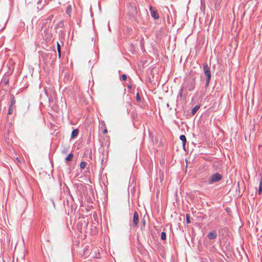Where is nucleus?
I'll return each mask as SVG.
<instances>
[{"label":"nucleus","instance_id":"6","mask_svg":"<svg viewBox=\"0 0 262 262\" xmlns=\"http://www.w3.org/2000/svg\"><path fill=\"white\" fill-rule=\"evenodd\" d=\"M133 222L135 227H137L139 222V215L138 212L135 211L134 213Z\"/></svg>","mask_w":262,"mask_h":262},{"label":"nucleus","instance_id":"23","mask_svg":"<svg viewBox=\"0 0 262 262\" xmlns=\"http://www.w3.org/2000/svg\"><path fill=\"white\" fill-rule=\"evenodd\" d=\"M57 51H58V52L61 51V50H60V46L58 43V42H57Z\"/></svg>","mask_w":262,"mask_h":262},{"label":"nucleus","instance_id":"13","mask_svg":"<svg viewBox=\"0 0 262 262\" xmlns=\"http://www.w3.org/2000/svg\"><path fill=\"white\" fill-rule=\"evenodd\" d=\"M258 193L259 194H260L262 193V176L261 177L260 181H259V185L258 190Z\"/></svg>","mask_w":262,"mask_h":262},{"label":"nucleus","instance_id":"3","mask_svg":"<svg viewBox=\"0 0 262 262\" xmlns=\"http://www.w3.org/2000/svg\"><path fill=\"white\" fill-rule=\"evenodd\" d=\"M11 103L9 107L8 114L11 115L13 113V110L15 108V104L16 103L15 99L13 95L10 96Z\"/></svg>","mask_w":262,"mask_h":262},{"label":"nucleus","instance_id":"20","mask_svg":"<svg viewBox=\"0 0 262 262\" xmlns=\"http://www.w3.org/2000/svg\"><path fill=\"white\" fill-rule=\"evenodd\" d=\"M186 222L187 223L189 224L191 222L190 219V215L188 214H186Z\"/></svg>","mask_w":262,"mask_h":262},{"label":"nucleus","instance_id":"24","mask_svg":"<svg viewBox=\"0 0 262 262\" xmlns=\"http://www.w3.org/2000/svg\"><path fill=\"white\" fill-rule=\"evenodd\" d=\"M58 57L60 58L61 56V51L58 52Z\"/></svg>","mask_w":262,"mask_h":262},{"label":"nucleus","instance_id":"5","mask_svg":"<svg viewBox=\"0 0 262 262\" xmlns=\"http://www.w3.org/2000/svg\"><path fill=\"white\" fill-rule=\"evenodd\" d=\"M203 71L206 77L211 78L210 69L207 63L203 64Z\"/></svg>","mask_w":262,"mask_h":262},{"label":"nucleus","instance_id":"10","mask_svg":"<svg viewBox=\"0 0 262 262\" xmlns=\"http://www.w3.org/2000/svg\"><path fill=\"white\" fill-rule=\"evenodd\" d=\"M180 139L182 141L183 148L185 149V144L186 143V138L185 136L182 135L180 137Z\"/></svg>","mask_w":262,"mask_h":262},{"label":"nucleus","instance_id":"21","mask_svg":"<svg viewBox=\"0 0 262 262\" xmlns=\"http://www.w3.org/2000/svg\"><path fill=\"white\" fill-rule=\"evenodd\" d=\"M127 79V76L125 74H123L122 76H121V79L123 81H125Z\"/></svg>","mask_w":262,"mask_h":262},{"label":"nucleus","instance_id":"9","mask_svg":"<svg viewBox=\"0 0 262 262\" xmlns=\"http://www.w3.org/2000/svg\"><path fill=\"white\" fill-rule=\"evenodd\" d=\"M78 133H79L78 129H73V131L72 132V134H71V139L76 138L78 136Z\"/></svg>","mask_w":262,"mask_h":262},{"label":"nucleus","instance_id":"15","mask_svg":"<svg viewBox=\"0 0 262 262\" xmlns=\"http://www.w3.org/2000/svg\"><path fill=\"white\" fill-rule=\"evenodd\" d=\"M73 157V154L72 153H70L68 155V156L66 158V161H70L72 160V158Z\"/></svg>","mask_w":262,"mask_h":262},{"label":"nucleus","instance_id":"12","mask_svg":"<svg viewBox=\"0 0 262 262\" xmlns=\"http://www.w3.org/2000/svg\"><path fill=\"white\" fill-rule=\"evenodd\" d=\"M200 105H195L192 110L191 114L192 115H194L196 112L198 111V110L200 108Z\"/></svg>","mask_w":262,"mask_h":262},{"label":"nucleus","instance_id":"22","mask_svg":"<svg viewBox=\"0 0 262 262\" xmlns=\"http://www.w3.org/2000/svg\"><path fill=\"white\" fill-rule=\"evenodd\" d=\"M184 89H183V87L182 86V88L181 89V90H180V93H179V96L182 97V91Z\"/></svg>","mask_w":262,"mask_h":262},{"label":"nucleus","instance_id":"18","mask_svg":"<svg viewBox=\"0 0 262 262\" xmlns=\"http://www.w3.org/2000/svg\"><path fill=\"white\" fill-rule=\"evenodd\" d=\"M85 164H86V163L85 162H83V161H82L80 163V168L81 169H83L85 167Z\"/></svg>","mask_w":262,"mask_h":262},{"label":"nucleus","instance_id":"8","mask_svg":"<svg viewBox=\"0 0 262 262\" xmlns=\"http://www.w3.org/2000/svg\"><path fill=\"white\" fill-rule=\"evenodd\" d=\"M207 237L209 239H214L217 237V233L216 231L213 230L210 232L207 235Z\"/></svg>","mask_w":262,"mask_h":262},{"label":"nucleus","instance_id":"17","mask_svg":"<svg viewBox=\"0 0 262 262\" xmlns=\"http://www.w3.org/2000/svg\"><path fill=\"white\" fill-rule=\"evenodd\" d=\"M166 233L165 232H162L161 234V238L162 240H165V239H166Z\"/></svg>","mask_w":262,"mask_h":262},{"label":"nucleus","instance_id":"14","mask_svg":"<svg viewBox=\"0 0 262 262\" xmlns=\"http://www.w3.org/2000/svg\"><path fill=\"white\" fill-rule=\"evenodd\" d=\"M2 82L5 85H7L9 82V78L8 76H6L3 78Z\"/></svg>","mask_w":262,"mask_h":262},{"label":"nucleus","instance_id":"19","mask_svg":"<svg viewBox=\"0 0 262 262\" xmlns=\"http://www.w3.org/2000/svg\"><path fill=\"white\" fill-rule=\"evenodd\" d=\"M136 98L137 101H138V102H140L141 101L140 96V94L138 93H137V94H136Z\"/></svg>","mask_w":262,"mask_h":262},{"label":"nucleus","instance_id":"4","mask_svg":"<svg viewBox=\"0 0 262 262\" xmlns=\"http://www.w3.org/2000/svg\"><path fill=\"white\" fill-rule=\"evenodd\" d=\"M149 11H150L151 16L155 19H158L159 18V13H158L157 10L155 8H153L152 6H150Z\"/></svg>","mask_w":262,"mask_h":262},{"label":"nucleus","instance_id":"7","mask_svg":"<svg viewBox=\"0 0 262 262\" xmlns=\"http://www.w3.org/2000/svg\"><path fill=\"white\" fill-rule=\"evenodd\" d=\"M44 32L45 33V35L42 34V36L44 37L46 40L50 39L51 38V34L49 31V28H46L44 30Z\"/></svg>","mask_w":262,"mask_h":262},{"label":"nucleus","instance_id":"1","mask_svg":"<svg viewBox=\"0 0 262 262\" xmlns=\"http://www.w3.org/2000/svg\"><path fill=\"white\" fill-rule=\"evenodd\" d=\"M195 76L192 74L188 75L182 84L183 89H187L189 91H193L195 86Z\"/></svg>","mask_w":262,"mask_h":262},{"label":"nucleus","instance_id":"25","mask_svg":"<svg viewBox=\"0 0 262 262\" xmlns=\"http://www.w3.org/2000/svg\"><path fill=\"white\" fill-rule=\"evenodd\" d=\"M107 133V129H105L104 130V133L106 134Z\"/></svg>","mask_w":262,"mask_h":262},{"label":"nucleus","instance_id":"2","mask_svg":"<svg viewBox=\"0 0 262 262\" xmlns=\"http://www.w3.org/2000/svg\"><path fill=\"white\" fill-rule=\"evenodd\" d=\"M222 178V176L219 173H215L210 177L208 179V183L210 184L220 181Z\"/></svg>","mask_w":262,"mask_h":262},{"label":"nucleus","instance_id":"11","mask_svg":"<svg viewBox=\"0 0 262 262\" xmlns=\"http://www.w3.org/2000/svg\"><path fill=\"white\" fill-rule=\"evenodd\" d=\"M66 13L69 16H71L72 13V7L71 5H69L66 9Z\"/></svg>","mask_w":262,"mask_h":262},{"label":"nucleus","instance_id":"16","mask_svg":"<svg viewBox=\"0 0 262 262\" xmlns=\"http://www.w3.org/2000/svg\"><path fill=\"white\" fill-rule=\"evenodd\" d=\"M210 79H211V78L206 77V81H205V88H207L208 86Z\"/></svg>","mask_w":262,"mask_h":262}]
</instances>
